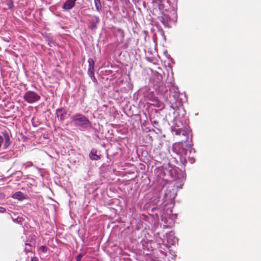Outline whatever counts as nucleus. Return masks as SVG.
Here are the masks:
<instances>
[{
    "label": "nucleus",
    "mask_w": 261,
    "mask_h": 261,
    "mask_svg": "<svg viewBox=\"0 0 261 261\" xmlns=\"http://www.w3.org/2000/svg\"><path fill=\"white\" fill-rule=\"evenodd\" d=\"M88 27L92 31H95L97 28V25L100 22L98 16L93 15H88Z\"/></svg>",
    "instance_id": "0eeeda50"
},
{
    "label": "nucleus",
    "mask_w": 261,
    "mask_h": 261,
    "mask_svg": "<svg viewBox=\"0 0 261 261\" xmlns=\"http://www.w3.org/2000/svg\"><path fill=\"white\" fill-rule=\"evenodd\" d=\"M93 138H94V139L95 140H99V136H98V135L97 134V133H96L94 135Z\"/></svg>",
    "instance_id": "bb28decb"
},
{
    "label": "nucleus",
    "mask_w": 261,
    "mask_h": 261,
    "mask_svg": "<svg viewBox=\"0 0 261 261\" xmlns=\"http://www.w3.org/2000/svg\"><path fill=\"white\" fill-rule=\"evenodd\" d=\"M148 213L150 215H155L157 216L158 215V212L159 211V209L156 206H154L153 207H151V208H149L148 210Z\"/></svg>",
    "instance_id": "a211bd4d"
},
{
    "label": "nucleus",
    "mask_w": 261,
    "mask_h": 261,
    "mask_svg": "<svg viewBox=\"0 0 261 261\" xmlns=\"http://www.w3.org/2000/svg\"><path fill=\"white\" fill-rule=\"evenodd\" d=\"M176 196V193L172 188H168L164 193L163 202L167 201H172Z\"/></svg>",
    "instance_id": "9d476101"
},
{
    "label": "nucleus",
    "mask_w": 261,
    "mask_h": 261,
    "mask_svg": "<svg viewBox=\"0 0 261 261\" xmlns=\"http://www.w3.org/2000/svg\"><path fill=\"white\" fill-rule=\"evenodd\" d=\"M47 247L46 246H41L40 247V249L43 252H46L47 251Z\"/></svg>",
    "instance_id": "a878e982"
},
{
    "label": "nucleus",
    "mask_w": 261,
    "mask_h": 261,
    "mask_svg": "<svg viewBox=\"0 0 261 261\" xmlns=\"http://www.w3.org/2000/svg\"><path fill=\"white\" fill-rule=\"evenodd\" d=\"M77 0H66L62 6V9L65 11H68L75 6Z\"/></svg>",
    "instance_id": "ddd939ff"
},
{
    "label": "nucleus",
    "mask_w": 261,
    "mask_h": 261,
    "mask_svg": "<svg viewBox=\"0 0 261 261\" xmlns=\"http://www.w3.org/2000/svg\"><path fill=\"white\" fill-rule=\"evenodd\" d=\"M180 96L181 94L179 92L178 87L174 85H171L168 99L165 100L169 103V106L171 108L175 110L182 105V99Z\"/></svg>",
    "instance_id": "20e7f679"
},
{
    "label": "nucleus",
    "mask_w": 261,
    "mask_h": 261,
    "mask_svg": "<svg viewBox=\"0 0 261 261\" xmlns=\"http://www.w3.org/2000/svg\"><path fill=\"white\" fill-rule=\"evenodd\" d=\"M35 242V239H33V237L31 238V242H33L34 243Z\"/></svg>",
    "instance_id": "2f4dec72"
},
{
    "label": "nucleus",
    "mask_w": 261,
    "mask_h": 261,
    "mask_svg": "<svg viewBox=\"0 0 261 261\" xmlns=\"http://www.w3.org/2000/svg\"><path fill=\"white\" fill-rule=\"evenodd\" d=\"M174 235V233L172 231H170L169 232L166 234L165 237L168 244L174 245L177 242L178 239L176 238Z\"/></svg>",
    "instance_id": "f8f14e48"
},
{
    "label": "nucleus",
    "mask_w": 261,
    "mask_h": 261,
    "mask_svg": "<svg viewBox=\"0 0 261 261\" xmlns=\"http://www.w3.org/2000/svg\"><path fill=\"white\" fill-rule=\"evenodd\" d=\"M153 123L155 125H158V122H157L156 121H153Z\"/></svg>",
    "instance_id": "72a5a7b5"
},
{
    "label": "nucleus",
    "mask_w": 261,
    "mask_h": 261,
    "mask_svg": "<svg viewBox=\"0 0 261 261\" xmlns=\"http://www.w3.org/2000/svg\"><path fill=\"white\" fill-rule=\"evenodd\" d=\"M83 256L82 253H79L76 257V261H81V259Z\"/></svg>",
    "instance_id": "393cba45"
},
{
    "label": "nucleus",
    "mask_w": 261,
    "mask_h": 261,
    "mask_svg": "<svg viewBox=\"0 0 261 261\" xmlns=\"http://www.w3.org/2000/svg\"><path fill=\"white\" fill-rule=\"evenodd\" d=\"M154 106H155L157 108H163V104L162 102H161L160 101H155V103L153 104Z\"/></svg>",
    "instance_id": "4be33fe9"
},
{
    "label": "nucleus",
    "mask_w": 261,
    "mask_h": 261,
    "mask_svg": "<svg viewBox=\"0 0 261 261\" xmlns=\"http://www.w3.org/2000/svg\"><path fill=\"white\" fill-rule=\"evenodd\" d=\"M155 171L157 175L163 180L167 181H176L174 187L176 188H181L184 184L186 180L185 172L170 163L159 166Z\"/></svg>",
    "instance_id": "f03ea898"
},
{
    "label": "nucleus",
    "mask_w": 261,
    "mask_h": 261,
    "mask_svg": "<svg viewBox=\"0 0 261 261\" xmlns=\"http://www.w3.org/2000/svg\"><path fill=\"white\" fill-rule=\"evenodd\" d=\"M167 84H165L163 83H159L155 87L156 92L162 95L164 99H168L170 89H171V85H174V83L170 82L169 83H167Z\"/></svg>",
    "instance_id": "39448f33"
},
{
    "label": "nucleus",
    "mask_w": 261,
    "mask_h": 261,
    "mask_svg": "<svg viewBox=\"0 0 261 261\" xmlns=\"http://www.w3.org/2000/svg\"><path fill=\"white\" fill-rule=\"evenodd\" d=\"M31 261H38V258L37 257H33L31 259Z\"/></svg>",
    "instance_id": "7c9ffc66"
},
{
    "label": "nucleus",
    "mask_w": 261,
    "mask_h": 261,
    "mask_svg": "<svg viewBox=\"0 0 261 261\" xmlns=\"http://www.w3.org/2000/svg\"><path fill=\"white\" fill-rule=\"evenodd\" d=\"M67 114V111L64 108H59L56 110V116L60 122H63L65 120Z\"/></svg>",
    "instance_id": "9b49d317"
},
{
    "label": "nucleus",
    "mask_w": 261,
    "mask_h": 261,
    "mask_svg": "<svg viewBox=\"0 0 261 261\" xmlns=\"http://www.w3.org/2000/svg\"><path fill=\"white\" fill-rule=\"evenodd\" d=\"M159 8L163 15V16L160 18V20L164 25H166L167 24L168 21L170 20L171 19L168 14H166L164 13L165 12H167L169 10L167 8L165 7L164 4L162 3L159 4Z\"/></svg>",
    "instance_id": "1a4fd4ad"
},
{
    "label": "nucleus",
    "mask_w": 261,
    "mask_h": 261,
    "mask_svg": "<svg viewBox=\"0 0 261 261\" xmlns=\"http://www.w3.org/2000/svg\"><path fill=\"white\" fill-rule=\"evenodd\" d=\"M89 76L93 82L95 83H97V81L94 76V73L91 75H89Z\"/></svg>",
    "instance_id": "b1692460"
},
{
    "label": "nucleus",
    "mask_w": 261,
    "mask_h": 261,
    "mask_svg": "<svg viewBox=\"0 0 261 261\" xmlns=\"http://www.w3.org/2000/svg\"><path fill=\"white\" fill-rule=\"evenodd\" d=\"M89 155L92 160L97 161L100 159V155L97 154V150L95 148H92L91 150Z\"/></svg>",
    "instance_id": "dca6fc26"
},
{
    "label": "nucleus",
    "mask_w": 261,
    "mask_h": 261,
    "mask_svg": "<svg viewBox=\"0 0 261 261\" xmlns=\"http://www.w3.org/2000/svg\"><path fill=\"white\" fill-rule=\"evenodd\" d=\"M16 173L18 174V177L21 176L22 174V173L20 171H17Z\"/></svg>",
    "instance_id": "c756f323"
},
{
    "label": "nucleus",
    "mask_w": 261,
    "mask_h": 261,
    "mask_svg": "<svg viewBox=\"0 0 261 261\" xmlns=\"http://www.w3.org/2000/svg\"><path fill=\"white\" fill-rule=\"evenodd\" d=\"M33 246L29 243H25V247L24 248V251L26 253L32 251Z\"/></svg>",
    "instance_id": "aec40b11"
},
{
    "label": "nucleus",
    "mask_w": 261,
    "mask_h": 261,
    "mask_svg": "<svg viewBox=\"0 0 261 261\" xmlns=\"http://www.w3.org/2000/svg\"><path fill=\"white\" fill-rule=\"evenodd\" d=\"M23 98L29 103H33L39 100L40 96L34 91H28L24 94Z\"/></svg>",
    "instance_id": "6e6552de"
},
{
    "label": "nucleus",
    "mask_w": 261,
    "mask_h": 261,
    "mask_svg": "<svg viewBox=\"0 0 261 261\" xmlns=\"http://www.w3.org/2000/svg\"><path fill=\"white\" fill-rule=\"evenodd\" d=\"M171 130L173 134L178 136L182 135L184 137L180 142L173 144L172 150L179 155L181 162H187V157L189 158V155L192 151L195 152L194 148L192 147V144L189 143L188 136L190 133V130L187 117L183 115L182 117H180L179 115L176 116L173 119Z\"/></svg>",
    "instance_id": "f257e3e1"
},
{
    "label": "nucleus",
    "mask_w": 261,
    "mask_h": 261,
    "mask_svg": "<svg viewBox=\"0 0 261 261\" xmlns=\"http://www.w3.org/2000/svg\"><path fill=\"white\" fill-rule=\"evenodd\" d=\"M22 220V218L21 217H17L16 219H13V221L14 222L17 223H21Z\"/></svg>",
    "instance_id": "5701e85b"
},
{
    "label": "nucleus",
    "mask_w": 261,
    "mask_h": 261,
    "mask_svg": "<svg viewBox=\"0 0 261 261\" xmlns=\"http://www.w3.org/2000/svg\"><path fill=\"white\" fill-rule=\"evenodd\" d=\"M94 4L96 8V10L98 12H100L101 11V4L100 0H94Z\"/></svg>",
    "instance_id": "6ab92c4d"
},
{
    "label": "nucleus",
    "mask_w": 261,
    "mask_h": 261,
    "mask_svg": "<svg viewBox=\"0 0 261 261\" xmlns=\"http://www.w3.org/2000/svg\"><path fill=\"white\" fill-rule=\"evenodd\" d=\"M121 37L122 38L124 37V32L123 31L121 32Z\"/></svg>",
    "instance_id": "473e14b6"
},
{
    "label": "nucleus",
    "mask_w": 261,
    "mask_h": 261,
    "mask_svg": "<svg viewBox=\"0 0 261 261\" xmlns=\"http://www.w3.org/2000/svg\"><path fill=\"white\" fill-rule=\"evenodd\" d=\"M88 74L91 75L94 73V60L92 58H89L88 60Z\"/></svg>",
    "instance_id": "2eb2a0df"
},
{
    "label": "nucleus",
    "mask_w": 261,
    "mask_h": 261,
    "mask_svg": "<svg viewBox=\"0 0 261 261\" xmlns=\"http://www.w3.org/2000/svg\"><path fill=\"white\" fill-rule=\"evenodd\" d=\"M6 210L5 208L2 206H0V213H4L6 212Z\"/></svg>",
    "instance_id": "cd10ccee"
},
{
    "label": "nucleus",
    "mask_w": 261,
    "mask_h": 261,
    "mask_svg": "<svg viewBox=\"0 0 261 261\" xmlns=\"http://www.w3.org/2000/svg\"><path fill=\"white\" fill-rule=\"evenodd\" d=\"M6 5L7 6L8 8L9 9H11L14 7L13 2L12 0L7 1Z\"/></svg>",
    "instance_id": "412c9836"
},
{
    "label": "nucleus",
    "mask_w": 261,
    "mask_h": 261,
    "mask_svg": "<svg viewBox=\"0 0 261 261\" xmlns=\"http://www.w3.org/2000/svg\"><path fill=\"white\" fill-rule=\"evenodd\" d=\"M70 119L74 125L77 127L81 131L85 132L90 128H93L95 132H97L96 128L92 127V123L88 118L83 114L76 113L73 115Z\"/></svg>",
    "instance_id": "7ed1b4c3"
},
{
    "label": "nucleus",
    "mask_w": 261,
    "mask_h": 261,
    "mask_svg": "<svg viewBox=\"0 0 261 261\" xmlns=\"http://www.w3.org/2000/svg\"><path fill=\"white\" fill-rule=\"evenodd\" d=\"M5 198V194L3 193H0V199H3Z\"/></svg>",
    "instance_id": "c85d7f7f"
},
{
    "label": "nucleus",
    "mask_w": 261,
    "mask_h": 261,
    "mask_svg": "<svg viewBox=\"0 0 261 261\" xmlns=\"http://www.w3.org/2000/svg\"><path fill=\"white\" fill-rule=\"evenodd\" d=\"M161 220L164 223V227L167 228V227H170V224H172V221H173V218H172V219H171V222L168 223V218L165 216H164L163 215H162L161 216Z\"/></svg>",
    "instance_id": "f3484780"
},
{
    "label": "nucleus",
    "mask_w": 261,
    "mask_h": 261,
    "mask_svg": "<svg viewBox=\"0 0 261 261\" xmlns=\"http://www.w3.org/2000/svg\"><path fill=\"white\" fill-rule=\"evenodd\" d=\"M11 197L13 199H17L19 201H22L24 199H27V195L20 191H18L13 194L11 196Z\"/></svg>",
    "instance_id": "4468645a"
},
{
    "label": "nucleus",
    "mask_w": 261,
    "mask_h": 261,
    "mask_svg": "<svg viewBox=\"0 0 261 261\" xmlns=\"http://www.w3.org/2000/svg\"><path fill=\"white\" fill-rule=\"evenodd\" d=\"M141 243L144 253L146 254H149L157 246L156 242L152 240H143Z\"/></svg>",
    "instance_id": "423d86ee"
}]
</instances>
